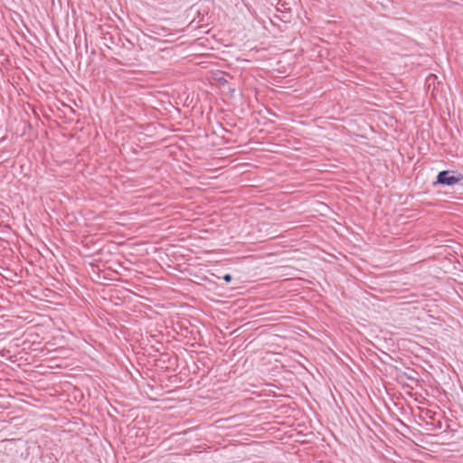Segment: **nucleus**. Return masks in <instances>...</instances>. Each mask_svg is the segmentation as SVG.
Instances as JSON below:
<instances>
[{"label": "nucleus", "instance_id": "nucleus-1", "mask_svg": "<svg viewBox=\"0 0 463 463\" xmlns=\"http://www.w3.org/2000/svg\"><path fill=\"white\" fill-rule=\"evenodd\" d=\"M463 179V175H454L449 171H441L439 173L437 176V184H444V185H454L457 183L460 182Z\"/></svg>", "mask_w": 463, "mask_h": 463}, {"label": "nucleus", "instance_id": "nucleus-2", "mask_svg": "<svg viewBox=\"0 0 463 463\" xmlns=\"http://www.w3.org/2000/svg\"><path fill=\"white\" fill-rule=\"evenodd\" d=\"M224 279H225L226 281H230V280L232 279L231 275H229V274L225 275V276H224Z\"/></svg>", "mask_w": 463, "mask_h": 463}]
</instances>
